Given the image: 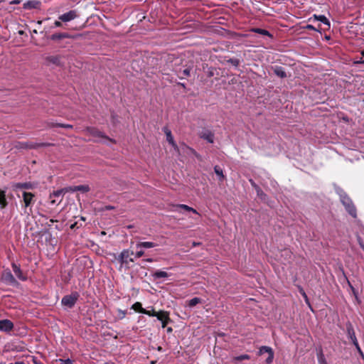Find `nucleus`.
Wrapping results in <instances>:
<instances>
[{
  "mask_svg": "<svg viewBox=\"0 0 364 364\" xmlns=\"http://www.w3.org/2000/svg\"><path fill=\"white\" fill-rule=\"evenodd\" d=\"M340 198L342 204L345 206L346 211L353 218H356L357 211L356 208L350 198V197L347 195L346 192L341 191L340 193Z\"/></svg>",
  "mask_w": 364,
  "mask_h": 364,
  "instance_id": "obj_1",
  "label": "nucleus"
},
{
  "mask_svg": "<svg viewBox=\"0 0 364 364\" xmlns=\"http://www.w3.org/2000/svg\"><path fill=\"white\" fill-rule=\"evenodd\" d=\"M80 297V294L77 291H73L70 294L65 295L61 300L63 306L68 308H73Z\"/></svg>",
  "mask_w": 364,
  "mask_h": 364,
  "instance_id": "obj_2",
  "label": "nucleus"
},
{
  "mask_svg": "<svg viewBox=\"0 0 364 364\" xmlns=\"http://www.w3.org/2000/svg\"><path fill=\"white\" fill-rule=\"evenodd\" d=\"M1 279L4 283L8 285L17 286L18 284V282L10 270H6L2 273Z\"/></svg>",
  "mask_w": 364,
  "mask_h": 364,
  "instance_id": "obj_3",
  "label": "nucleus"
},
{
  "mask_svg": "<svg viewBox=\"0 0 364 364\" xmlns=\"http://www.w3.org/2000/svg\"><path fill=\"white\" fill-rule=\"evenodd\" d=\"M264 353L268 354V357L266 359V363H272L274 358V351L272 348L269 346H262L258 351V355H262Z\"/></svg>",
  "mask_w": 364,
  "mask_h": 364,
  "instance_id": "obj_4",
  "label": "nucleus"
},
{
  "mask_svg": "<svg viewBox=\"0 0 364 364\" xmlns=\"http://www.w3.org/2000/svg\"><path fill=\"white\" fill-rule=\"evenodd\" d=\"M78 17V14L75 10H70L59 16V20L63 22H68Z\"/></svg>",
  "mask_w": 364,
  "mask_h": 364,
  "instance_id": "obj_5",
  "label": "nucleus"
},
{
  "mask_svg": "<svg viewBox=\"0 0 364 364\" xmlns=\"http://www.w3.org/2000/svg\"><path fill=\"white\" fill-rule=\"evenodd\" d=\"M14 328V323L9 319L0 320V331L9 333Z\"/></svg>",
  "mask_w": 364,
  "mask_h": 364,
  "instance_id": "obj_6",
  "label": "nucleus"
},
{
  "mask_svg": "<svg viewBox=\"0 0 364 364\" xmlns=\"http://www.w3.org/2000/svg\"><path fill=\"white\" fill-rule=\"evenodd\" d=\"M12 269L15 274V275L21 281H26L27 280V277L23 273L22 270L21 269V267L19 265L16 264V263L11 264Z\"/></svg>",
  "mask_w": 364,
  "mask_h": 364,
  "instance_id": "obj_7",
  "label": "nucleus"
},
{
  "mask_svg": "<svg viewBox=\"0 0 364 364\" xmlns=\"http://www.w3.org/2000/svg\"><path fill=\"white\" fill-rule=\"evenodd\" d=\"M85 131L91 136L94 137L99 138H105L107 139V136L99 129L95 127H88L86 128Z\"/></svg>",
  "mask_w": 364,
  "mask_h": 364,
  "instance_id": "obj_8",
  "label": "nucleus"
},
{
  "mask_svg": "<svg viewBox=\"0 0 364 364\" xmlns=\"http://www.w3.org/2000/svg\"><path fill=\"white\" fill-rule=\"evenodd\" d=\"M15 148L17 149H35V146H33V142L18 141L15 144Z\"/></svg>",
  "mask_w": 364,
  "mask_h": 364,
  "instance_id": "obj_9",
  "label": "nucleus"
},
{
  "mask_svg": "<svg viewBox=\"0 0 364 364\" xmlns=\"http://www.w3.org/2000/svg\"><path fill=\"white\" fill-rule=\"evenodd\" d=\"M131 255H133V252H130L129 250H124L118 257V260L122 264L128 263V258Z\"/></svg>",
  "mask_w": 364,
  "mask_h": 364,
  "instance_id": "obj_10",
  "label": "nucleus"
},
{
  "mask_svg": "<svg viewBox=\"0 0 364 364\" xmlns=\"http://www.w3.org/2000/svg\"><path fill=\"white\" fill-rule=\"evenodd\" d=\"M200 137L206 140L209 143L214 142V134L210 130H204L200 134Z\"/></svg>",
  "mask_w": 364,
  "mask_h": 364,
  "instance_id": "obj_11",
  "label": "nucleus"
},
{
  "mask_svg": "<svg viewBox=\"0 0 364 364\" xmlns=\"http://www.w3.org/2000/svg\"><path fill=\"white\" fill-rule=\"evenodd\" d=\"M34 195L30 192L24 191L23 193V200L25 204V207L27 208L31 205L33 201Z\"/></svg>",
  "mask_w": 364,
  "mask_h": 364,
  "instance_id": "obj_12",
  "label": "nucleus"
},
{
  "mask_svg": "<svg viewBox=\"0 0 364 364\" xmlns=\"http://www.w3.org/2000/svg\"><path fill=\"white\" fill-rule=\"evenodd\" d=\"M46 63L48 65H60V55H49L45 58Z\"/></svg>",
  "mask_w": 364,
  "mask_h": 364,
  "instance_id": "obj_13",
  "label": "nucleus"
},
{
  "mask_svg": "<svg viewBox=\"0 0 364 364\" xmlns=\"http://www.w3.org/2000/svg\"><path fill=\"white\" fill-rule=\"evenodd\" d=\"M346 332L348 338L351 341V342L357 339L354 328L350 322H348L346 323Z\"/></svg>",
  "mask_w": 364,
  "mask_h": 364,
  "instance_id": "obj_14",
  "label": "nucleus"
},
{
  "mask_svg": "<svg viewBox=\"0 0 364 364\" xmlns=\"http://www.w3.org/2000/svg\"><path fill=\"white\" fill-rule=\"evenodd\" d=\"M173 208H174V209L172 210L173 211H178V209L181 208V209L185 210L186 211L192 212L195 214L199 215V213L197 212V210L196 209H194L187 205H185V204L175 205H173Z\"/></svg>",
  "mask_w": 364,
  "mask_h": 364,
  "instance_id": "obj_15",
  "label": "nucleus"
},
{
  "mask_svg": "<svg viewBox=\"0 0 364 364\" xmlns=\"http://www.w3.org/2000/svg\"><path fill=\"white\" fill-rule=\"evenodd\" d=\"M250 356L248 354H242L239 356H235L232 358L231 359V363L232 364H238L239 361L243 360H250Z\"/></svg>",
  "mask_w": 364,
  "mask_h": 364,
  "instance_id": "obj_16",
  "label": "nucleus"
},
{
  "mask_svg": "<svg viewBox=\"0 0 364 364\" xmlns=\"http://www.w3.org/2000/svg\"><path fill=\"white\" fill-rule=\"evenodd\" d=\"M250 31L256 33H258V34H260L262 36H267L270 38L273 37L272 35L267 30L259 28H252L250 30Z\"/></svg>",
  "mask_w": 364,
  "mask_h": 364,
  "instance_id": "obj_17",
  "label": "nucleus"
},
{
  "mask_svg": "<svg viewBox=\"0 0 364 364\" xmlns=\"http://www.w3.org/2000/svg\"><path fill=\"white\" fill-rule=\"evenodd\" d=\"M156 246L157 244L152 242H140L136 244V248H152Z\"/></svg>",
  "mask_w": 364,
  "mask_h": 364,
  "instance_id": "obj_18",
  "label": "nucleus"
},
{
  "mask_svg": "<svg viewBox=\"0 0 364 364\" xmlns=\"http://www.w3.org/2000/svg\"><path fill=\"white\" fill-rule=\"evenodd\" d=\"M274 73L281 77V78H284L287 77V74H286V72L284 70V69L282 68V67H280V66H276L274 67Z\"/></svg>",
  "mask_w": 364,
  "mask_h": 364,
  "instance_id": "obj_19",
  "label": "nucleus"
},
{
  "mask_svg": "<svg viewBox=\"0 0 364 364\" xmlns=\"http://www.w3.org/2000/svg\"><path fill=\"white\" fill-rule=\"evenodd\" d=\"M163 131L166 134V141L171 144H173V142L175 141L174 139H173V136L171 134V131L167 127H165L163 128Z\"/></svg>",
  "mask_w": 364,
  "mask_h": 364,
  "instance_id": "obj_20",
  "label": "nucleus"
},
{
  "mask_svg": "<svg viewBox=\"0 0 364 364\" xmlns=\"http://www.w3.org/2000/svg\"><path fill=\"white\" fill-rule=\"evenodd\" d=\"M132 309L134 310L135 311L141 313V314H148L146 312V309H144L142 307V305L140 302L136 301L132 306Z\"/></svg>",
  "mask_w": 364,
  "mask_h": 364,
  "instance_id": "obj_21",
  "label": "nucleus"
},
{
  "mask_svg": "<svg viewBox=\"0 0 364 364\" xmlns=\"http://www.w3.org/2000/svg\"><path fill=\"white\" fill-rule=\"evenodd\" d=\"M156 317L159 321H164L166 319H169V313L165 311H160L156 312Z\"/></svg>",
  "mask_w": 364,
  "mask_h": 364,
  "instance_id": "obj_22",
  "label": "nucleus"
},
{
  "mask_svg": "<svg viewBox=\"0 0 364 364\" xmlns=\"http://www.w3.org/2000/svg\"><path fill=\"white\" fill-rule=\"evenodd\" d=\"M68 37L69 35L67 33H57L51 35L50 39L53 41H58Z\"/></svg>",
  "mask_w": 364,
  "mask_h": 364,
  "instance_id": "obj_23",
  "label": "nucleus"
},
{
  "mask_svg": "<svg viewBox=\"0 0 364 364\" xmlns=\"http://www.w3.org/2000/svg\"><path fill=\"white\" fill-rule=\"evenodd\" d=\"M168 277V274L162 270H157L153 274L154 279L166 278Z\"/></svg>",
  "mask_w": 364,
  "mask_h": 364,
  "instance_id": "obj_24",
  "label": "nucleus"
},
{
  "mask_svg": "<svg viewBox=\"0 0 364 364\" xmlns=\"http://www.w3.org/2000/svg\"><path fill=\"white\" fill-rule=\"evenodd\" d=\"M7 205V201L6 198L5 191L0 189V206L1 208H5Z\"/></svg>",
  "mask_w": 364,
  "mask_h": 364,
  "instance_id": "obj_25",
  "label": "nucleus"
},
{
  "mask_svg": "<svg viewBox=\"0 0 364 364\" xmlns=\"http://www.w3.org/2000/svg\"><path fill=\"white\" fill-rule=\"evenodd\" d=\"M314 18L315 19H316L317 21H319L321 23H323L328 26H330V22H329L328 19L324 15H318H318L314 14Z\"/></svg>",
  "mask_w": 364,
  "mask_h": 364,
  "instance_id": "obj_26",
  "label": "nucleus"
},
{
  "mask_svg": "<svg viewBox=\"0 0 364 364\" xmlns=\"http://www.w3.org/2000/svg\"><path fill=\"white\" fill-rule=\"evenodd\" d=\"M214 171L215 174L218 176L220 181H223L225 178V176L223 172V169L219 166H215Z\"/></svg>",
  "mask_w": 364,
  "mask_h": 364,
  "instance_id": "obj_27",
  "label": "nucleus"
},
{
  "mask_svg": "<svg viewBox=\"0 0 364 364\" xmlns=\"http://www.w3.org/2000/svg\"><path fill=\"white\" fill-rule=\"evenodd\" d=\"M317 358L319 364H328L321 349L317 353Z\"/></svg>",
  "mask_w": 364,
  "mask_h": 364,
  "instance_id": "obj_28",
  "label": "nucleus"
},
{
  "mask_svg": "<svg viewBox=\"0 0 364 364\" xmlns=\"http://www.w3.org/2000/svg\"><path fill=\"white\" fill-rule=\"evenodd\" d=\"M191 73V69L189 68H185L183 70L178 71V77L180 78H184L186 77H189Z\"/></svg>",
  "mask_w": 364,
  "mask_h": 364,
  "instance_id": "obj_29",
  "label": "nucleus"
},
{
  "mask_svg": "<svg viewBox=\"0 0 364 364\" xmlns=\"http://www.w3.org/2000/svg\"><path fill=\"white\" fill-rule=\"evenodd\" d=\"M202 302V300L201 299L198 298V297H194L191 299H190L188 301V306L189 307H193L195 306L196 305H197L198 304H200Z\"/></svg>",
  "mask_w": 364,
  "mask_h": 364,
  "instance_id": "obj_30",
  "label": "nucleus"
},
{
  "mask_svg": "<svg viewBox=\"0 0 364 364\" xmlns=\"http://www.w3.org/2000/svg\"><path fill=\"white\" fill-rule=\"evenodd\" d=\"M53 145H54L53 144L48 143V142H43V143L33 142V146H35V149H37L41 147H49V146H52Z\"/></svg>",
  "mask_w": 364,
  "mask_h": 364,
  "instance_id": "obj_31",
  "label": "nucleus"
},
{
  "mask_svg": "<svg viewBox=\"0 0 364 364\" xmlns=\"http://www.w3.org/2000/svg\"><path fill=\"white\" fill-rule=\"evenodd\" d=\"M77 191H80L82 193H87L90 191V188L88 185H79L77 186Z\"/></svg>",
  "mask_w": 364,
  "mask_h": 364,
  "instance_id": "obj_32",
  "label": "nucleus"
},
{
  "mask_svg": "<svg viewBox=\"0 0 364 364\" xmlns=\"http://www.w3.org/2000/svg\"><path fill=\"white\" fill-rule=\"evenodd\" d=\"M16 188L29 189L31 188V184L29 183H18L15 185Z\"/></svg>",
  "mask_w": 364,
  "mask_h": 364,
  "instance_id": "obj_33",
  "label": "nucleus"
},
{
  "mask_svg": "<svg viewBox=\"0 0 364 364\" xmlns=\"http://www.w3.org/2000/svg\"><path fill=\"white\" fill-rule=\"evenodd\" d=\"M58 123L54 122L53 121H46L44 122L45 127L46 129L53 128V127H58Z\"/></svg>",
  "mask_w": 364,
  "mask_h": 364,
  "instance_id": "obj_34",
  "label": "nucleus"
},
{
  "mask_svg": "<svg viewBox=\"0 0 364 364\" xmlns=\"http://www.w3.org/2000/svg\"><path fill=\"white\" fill-rule=\"evenodd\" d=\"M59 364H74V361L68 358V359H58L56 360Z\"/></svg>",
  "mask_w": 364,
  "mask_h": 364,
  "instance_id": "obj_35",
  "label": "nucleus"
},
{
  "mask_svg": "<svg viewBox=\"0 0 364 364\" xmlns=\"http://www.w3.org/2000/svg\"><path fill=\"white\" fill-rule=\"evenodd\" d=\"M228 63L232 64L235 67H237L240 65V60L237 58H230L228 60Z\"/></svg>",
  "mask_w": 364,
  "mask_h": 364,
  "instance_id": "obj_36",
  "label": "nucleus"
},
{
  "mask_svg": "<svg viewBox=\"0 0 364 364\" xmlns=\"http://www.w3.org/2000/svg\"><path fill=\"white\" fill-rule=\"evenodd\" d=\"M65 193L64 188L60 190H58L56 191H53V193L50 195V196H55V197H59L60 196H62L63 194Z\"/></svg>",
  "mask_w": 364,
  "mask_h": 364,
  "instance_id": "obj_37",
  "label": "nucleus"
},
{
  "mask_svg": "<svg viewBox=\"0 0 364 364\" xmlns=\"http://www.w3.org/2000/svg\"><path fill=\"white\" fill-rule=\"evenodd\" d=\"M36 3L35 1H28L27 3L24 4V8L25 9H33L36 8Z\"/></svg>",
  "mask_w": 364,
  "mask_h": 364,
  "instance_id": "obj_38",
  "label": "nucleus"
},
{
  "mask_svg": "<svg viewBox=\"0 0 364 364\" xmlns=\"http://www.w3.org/2000/svg\"><path fill=\"white\" fill-rule=\"evenodd\" d=\"M76 188H77V186H73L65 187V188H64V190H65V193H68V192L73 193V192L77 191Z\"/></svg>",
  "mask_w": 364,
  "mask_h": 364,
  "instance_id": "obj_39",
  "label": "nucleus"
},
{
  "mask_svg": "<svg viewBox=\"0 0 364 364\" xmlns=\"http://www.w3.org/2000/svg\"><path fill=\"white\" fill-rule=\"evenodd\" d=\"M117 312H118L117 316H118L119 318L122 319L126 316V314H127L126 311L118 309Z\"/></svg>",
  "mask_w": 364,
  "mask_h": 364,
  "instance_id": "obj_40",
  "label": "nucleus"
},
{
  "mask_svg": "<svg viewBox=\"0 0 364 364\" xmlns=\"http://www.w3.org/2000/svg\"><path fill=\"white\" fill-rule=\"evenodd\" d=\"M57 125H58V127L65 128V129H73V126L70 124L60 123V124H58Z\"/></svg>",
  "mask_w": 364,
  "mask_h": 364,
  "instance_id": "obj_41",
  "label": "nucleus"
},
{
  "mask_svg": "<svg viewBox=\"0 0 364 364\" xmlns=\"http://www.w3.org/2000/svg\"><path fill=\"white\" fill-rule=\"evenodd\" d=\"M355 63L364 64V52L361 53V57H357V60Z\"/></svg>",
  "mask_w": 364,
  "mask_h": 364,
  "instance_id": "obj_42",
  "label": "nucleus"
},
{
  "mask_svg": "<svg viewBox=\"0 0 364 364\" xmlns=\"http://www.w3.org/2000/svg\"><path fill=\"white\" fill-rule=\"evenodd\" d=\"M249 181H250L251 186L252 187H254L257 190V193H259V192L261 191L260 188L255 183V182L252 179H250Z\"/></svg>",
  "mask_w": 364,
  "mask_h": 364,
  "instance_id": "obj_43",
  "label": "nucleus"
},
{
  "mask_svg": "<svg viewBox=\"0 0 364 364\" xmlns=\"http://www.w3.org/2000/svg\"><path fill=\"white\" fill-rule=\"evenodd\" d=\"M146 312L148 314H145L148 315L149 316H156V311H155L154 309H152L151 311L146 310Z\"/></svg>",
  "mask_w": 364,
  "mask_h": 364,
  "instance_id": "obj_44",
  "label": "nucleus"
},
{
  "mask_svg": "<svg viewBox=\"0 0 364 364\" xmlns=\"http://www.w3.org/2000/svg\"><path fill=\"white\" fill-rule=\"evenodd\" d=\"M304 28H306V29H308V30H312V31H318V29L316 28L314 26H312L311 24H307Z\"/></svg>",
  "mask_w": 364,
  "mask_h": 364,
  "instance_id": "obj_45",
  "label": "nucleus"
},
{
  "mask_svg": "<svg viewBox=\"0 0 364 364\" xmlns=\"http://www.w3.org/2000/svg\"><path fill=\"white\" fill-rule=\"evenodd\" d=\"M144 255V252L143 250H139L136 252L135 257L136 258H139V257H142Z\"/></svg>",
  "mask_w": 364,
  "mask_h": 364,
  "instance_id": "obj_46",
  "label": "nucleus"
},
{
  "mask_svg": "<svg viewBox=\"0 0 364 364\" xmlns=\"http://www.w3.org/2000/svg\"><path fill=\"white\" fill-rule=\"evenodd\" d=\"M356 350H357L358 353H359V355H360V357L362 358V359L364 360V353L362 351L360 347L357 348Z\"/></svg>",
  "mask_w": 364,
  "mask_h": 364,
  "instance_id": "obj_47",
  "label": "nucleus"
},
{
  "mask_svg": "<svg viewBox=\"0 0 364 364\" xmlns=\"http://www.w3.org/2000/svg\"><path fill=\"white\" fill-rule=\"evenodd\" d=\"M171 321V319H166V320H164V321H161V326H162V328H165L166 326V325L168 324V323H169Z\"/></svg>",
  "mask_w": 364,
  "mask_h": 364,
  "instance_id": "obj_48",
  "label": "nucleus"
},
{
  "mask_svg": "<svg viewBox=\"0 0 364 364\" xmlns=\"http://www.w3.org/2000/svg\"><path fill=\"white\" fill-rule=\"evenodd\" d=\"M171 145L176 151L179 152V148L175 141L173 142V144H171Z\"/></svg>",
  "mask_w": 364,
  "mask_h": 364,
  "instance_id": "obj_49",
  "label": "nucleus"
},
{
  "mask_svg": "<svg viewBox=\"0 0 364 364\" xmlns=\"http://www.w3.org/2000/svg\"><path fill=\"white\" fill-rule=\"evenodd\" d=\"M186 149H188L190 151V152L193 154H196V151L195 149H193V148H191L189 146H186Z\"/></svg>",
  "mask_w": 364,
  "mask_h": 364,
  "instance_id": "obj_50",
  "label": "nucleus"
},
{
  "mask_svg": "<svg viewBox=\"0 0 364 364\" xmlns=\"http://www.w3.org/2000/svg\"><path fill=\"white\" fill-rule=\"evenodd\" d=\"M54 25L55 27H60L62 26V23L59 21H55Z\"/></svg>",
  "mask_w": 364,
  "mask_h": 364,
  "instance_id": "obj_51",
  "label": "nucleus"
},
{
  "mask_svg": "<svg viewBox=\"0 0 364 364\" xmlns=\"http://www.w3.org/2000/svg\"><path fill=\"white\" fill-rule=\"evenodd\" d=\"M353 344L355 346V348L360 347L359 344H358V340L355 339V341H353Z\"/></svg>",
  "mask_w": 364,
  "mask_h": 364,
  "instance_id": "obj_52",
  "label": "nucleus"
},
{
  "mask_svg": "<svg viewBox=\"0 0 364 364\" xmlns=\"http://www.w3.org/2000/svg\"><path fill=\"white\" fill-rule=\"evenodd\" d=\"M114 208V206H112V205H107L105 207V210H113Z\"/></svg>",
  "mask_w": 364,
  "mask_h": 364,
  "instance_id": "obj_53",
  "label": "nucleus"
},
{
  "mask_svg": "<svg viewBox=\"0 0 364 364\" xmlns=\"http://www.w3.org/2000/svg\"><path fill=\"white\" fill-rule=\"evenodd\" d=\"M347 281H348V285H349L350 288V289H352V291L355 293V289H354V287L352 286V284H350V282L348 280H347Z\"/></svg>",
  "mask_w": 364,
  "mask_h": 364,
  "instance_id": "obj_54",
  "label": "nucleus"
},
{
  "mask_svg": "<svg viewBox=\"0 0 364 364\" xmlns=\"http://www.w3.org/2000/svg\"><path fill=\"white\" fill-rule=\"evenodd\" d=\"M21 2L20 0H13L11 1V4H18Z\"/></svg>",
  "mask_w": 364,
  "mask_h": 364,
  "instance_id": "obj_55",
  "label": "nucleus"
},
{
  "mask_svg": "<svg viewBox=\"0 0 364 364\" xmlns=\"http://www.w3.org/2000/svg\"><path fill=\"white\" fill-rule=\"evenodd\" d=\"M144 260L146 262H152L154 261L153 259H151V258H147V259H146Z\"/></svg>",
  "mask_w": 364,
  "mask_h": 364,
  "instance_id": "obj_56",
  "label": "nucleus"
},
{
  "mask_svg": "<svg viewBox=\"0 0 364 364\" xmlns=\"http://www.w3.org/2000/svg\"><path fill=\"white\" fill-rule=\"evenodd\" d=\"M213 75L214 74H213V71L210 70V71L208 72V77H212Z\"/></svg>",
  "mask_w": 364,
  "mask_h": 364,
  "instance_id": "obj_57",
  "label": "nucleus"
},
{
  "mask_svg": "<svg viewBox=\"0 0 364 364\" xmlns=\"http://www.w3.org/2000/svg\"><path fill=\"white\" fill-rule=\"evenodd\" d=\"M302 295L306 299V300L308 299L307 296H306V293L304 291L302 292Z\"/></svg>",
  "mask_w": 364,
  "mask_h": 364,
  "instance_id": "obj_58",
  "label": "nucleus"
},
{
  "mask_svg": "<svg viewBox=\"0 0 364 364\" xmlns=\"http://www.w3.org/2000/svg\"><path fill=\"white\" fill-rule=\"evenodd\" d=\"M172 331H173V329H172V328H171V327H168V328H167V332H168V333L172 332Z\"/></svg>",
  "mask_w": 364,
  "mask_h": 364,
  "instance_id": "obj_59",
  "label": "nucleus"
},
{
  "mask_svg": "<svg viewBox=\"0 0 364 364\" xmlns=\"http://www.w3.org/2000/svg\"><path fill=\"white\" fill-rule=\"evenodd\" d=\"M75 225H76V223H74V224L71 225L70 228L73 229Z\"/></svg>",
  "mask_w": 364,
  "mask_h": 364,
  "instance_id": "obj_60",
  "label": "nucleus"
},
{
  "mask_svg": "<svg viewBox=\"0 0 364 364\" xmlns=\"http://www.w3.org/2000/svg\"><path fill=\"white\" fill-rule=\"evenodd\" d=\"M194 156H196L198 159L200 158V155L196 152V154H193Z\"/></svg>",
  "mask_w": 364,
  "mask_h": 364,
  "instance_id": "obj_61",
  "label": "nucleus"
},
{
  "mask_svg": "<svg viewBox=\"0 0 364 364\" xmlns=\"http://www.w3.org/2000/svg\"><path fill=\"white\" fill-rule=\"evenodd\" d=\"M194 156H196L198 159L200 158V155L196 152V154H193Z\"/></svg>",
  "mask_w": 364,
  "mask_h": 364,
  "instance_id": "obj_62",
  "label": "nucleus"
},
{
  "mask_svg": "<svg viewBox=\"0 0 364 364\" xmlns=\"http://www.w3.org/2000/svg\"><path fill=\"white\" fill-rule=\"evenodd\" d=\"M15 364H25L23 362H16Z\"/></svg>",
  "mask_w": 364,
  "mask_h": 364,
  "instance_id": "obj_63",
  "label": "nucleus"
},
{
  "mask_svg": "<svg viewBox=\"0 0 364 364\" xmlns=\"http://www.w3.org/2000/svg\"><path fill=\"white\" fill-rule=\"evenodd\" d=\"M156 360H154V361H151V364H156Z\"/></svg>",
  "mask_w": 364,
  "mask_h": 364,
  "instance_id": "obj_64",
  "label": "nucleus"
}]
</instances>
